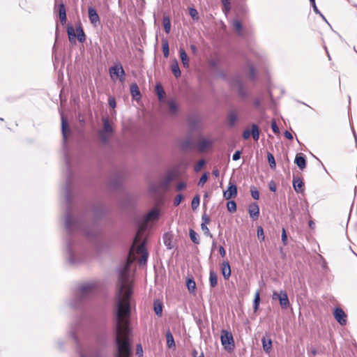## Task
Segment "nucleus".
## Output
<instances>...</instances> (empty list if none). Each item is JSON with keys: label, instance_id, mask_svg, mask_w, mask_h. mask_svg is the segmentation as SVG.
I'll return each instance as SVG.
<instances>
[{"label": "nucleus", "instance_id": "obj_1", "mask_svg": "<svg viewBox=\"0 0 357 357\" xmlns=\"http://www.w3.org/2000/svg\"><path fill=\"white\" fill-rule=\"evenodd\" d=\"M132 261H126L118 268L116 284V343L117 351L115 357H130L131 351L128 335L130 317V298L132 279L130 266Z\"/></svg>", "mask_w": 357, "mask_h": 357}, {"label": "nucleus", "instance_id": "obj_2", "mask_svg": "<svg viewBox=\"0 0 357 357\" xmlns=\"http://www.w3.org/2000/svg\"><path fill=\"white\" fill-rule=\"evenodd\" d=\"M144 234V229L140 227L135 237L132 246L130 249V253L136 250L137 255H140L139 262L141 265L145 264L148 259V252L145 248V241L142 240Z\"/></svg>", "mask_w": 357, "mask_h": 357}, {"label": "nucleus", "instance_id": "obj_3", "mask_svg": "<svg viewBox=\"0 0 357 357\" xmlns=\"http://www.w3.org/2000/svg\"><path fill=\"white\" fill-rule=\"evenodd\" d=\"M65 226L66 230L69 233L76 231H82L87 236H93L96 233V229L95 227H93L91 231H88L84 228V226L81 221L73 218L68 213L66 214L65 218Z\"/></svg>", "mask_w": 357, "mask_h": 357}, {"label": "nucleus", "instance_id": "obj_4", "mask_svg": "<svg viewBox=\"0 0 357 357\" xmlns=\"http://www.w3.org/2000/svg\"><path fill=\"white\" fill-rule=\"evenodd\" d=\"M67 33L69 41L71 43H75L76 38H77V40L80 43H84L86 40V36L80 23H79L78 25L76 26L77 35L75 33V30L74 27L70 24L67 26Z\"/></svg>", "mask_w": 357, "mask_h": 357}, {"label": "nucleus", "instance_id": "obj_5", "mask_svg": "<svg viewBox=\"0 0 357 357\" xmlns=\"http://www.w3.org/2000/svg\"><path fill=\"white\" fill-rule=\"evenodd\" d=\"M103 128L99 132L100 141L106 144L109 142L110 137L112 135L113 129L112 126L107 118L102 119Z\"/></svg>", "mask_w": 357, "mask_h": 357}, {"label": "nucleus", "instance_id": "obj_6", "mask_svg": "<svg viewBox=\"0 0 357 357\" xmlns=\"http://www.w3.org/2000/svg\"><path fill=\"white\" fill-rule=\"evenodd\" d=\"M96 286L94 283H86L82 284L78 289V296L85 298L91 295L96 290Z\"/></svg>", "mask_w": 357, "mask_h": 357}, {"label": "nucleus", "instance_id": "obj_7", "mask_svg": "<svg viewBox=\"0 0 357 357\" xmlns=\"http://www.w3.org/2000/svg\"><path fill=\"white\" fill-rule=\"evenodd\" d=\"M109 71L110 77L113 80L119 78L121 82L124 81L125 71L123 66L120 63L116 64L114 66L109 68Z\"/></svg>", "mask_w": 357, "mask_h": 357}, {"label": "nucleus", "instance_id": "obj_8", "mask_svg": "<svg viewBox=\"0 0 357 357\" xmlns=\"http://www.w3.org/2000/svg\"><path fill=\"white\" fill-rule=\"evenodd\" d=\"M221 342L225 348L227 350L233 349L234 347V339L231 333L222 331L221 333Z\"/></svg>", "mask_w": 357, "mask_h": 357}, {"label": "nucleus", "instance_id": "obj_9", "mask_svg": "<svg viewBox=\"0 0 357 357\" xmlns=\"http://www.w3.org/2000/svg\"><path fill=\"white\" fill-rule=\"evenodd\" d=\"M334 317L336 321L341 325L347 324V314L340 307H336L334 310Z\"/></svg>", "mask_w": 357, "mask_h": 357}, {"label": "nucleus", "instance_id": "obj_10", "mask_svg": "<svg viewBox=\"0 0 357 357\" xmlns=\"http://www.w3.org/2000/svg\"><path fill=\"white\" fill-rule=\"evenodd\" d=\"M88 15L89 21L93 26L96 27L98 24H100V17L96 10L94 8L89 7L88 8Z\"/></svg>", "mask_w": 357, "mask_h": 357}, {"label": "nucleus", "instance_id": "obj_11", "mask_svg": "<svg viewBox=\"0 0 357 357\" xmlns=\"http://www.w3.org/2000/svg\"><path fill=\"white\" fill-rule=\"evenodd\" d=\"M213 143L211 139L202 137L197 142V148L199 151L203 152L209 149Z\"/></svg>", "mask_w": 357, "mask_h": 357}, {"label": "nucleus", "instance_id": "obj_12", "mask_svg": "<svg viewBox=\"0 0 357 357\" xmlns=\"http://www.w3.org/2000/svg\"><path fill=\"white\" fill-rule=\"evenodd\" d=\"M236 195L237 187L235 184L230 182L229 183L227 190L224 192L223 196L226 199L229 200L231 198L236 197Z\"/></svg>", "mask_w": 357, "mask_h": 357}, {"label": "nucleus", "instance_id": "obj_13", "mask_svg": "<svg viewBox=\"0 0 357 357\" xmlns=\"http://www.w3.org/2000/svg\"><path fill=\"white\" fill-rule=\"evenodd\" d=\"M61 131H62L63 139L65 143L66 142L68 135L70 132V130L68 129V124L67 120L65 119L63 114H61Z\"/></svg>", "mask_w": 357, "mask_h": 357}, {"label": "nucleus", "instance_id": "obj_14", "mask_svg": "<svg viewBox=\"0 0 357 357\" xmlns=\"http://www.w3.org/2000/svg\"><path fill=\"white\" fill-rule=\"evenodd\" d=\"M249 214L252 219L257 220L259 215V207L257 203H252L249 206Z\"/></svg>", "mask_w": 357, "mask_h": 357}, {"label": "nucleus", "instance_id": "obj_15", "mask_svg": "<svg viewBox=\"0 0 357 357\" xmlns=\"http://www.w3.org/2000/svg\"><path fill=\"white\" fill-rule=\"evenodd\" d=\"M66 250L68 255V261L70 264L77 263V259L74 257V252L71 248V242L69 239L66 240Z\"/></svg>", "mask_w": 357, "mask_h": 357}, {"label": "nucleus", "instance_id": "obj_16", "mask_svg": "<svg viewBox=\"0 0 357 357\" xmlns=\"http://www.w3.org/2000/svg\"><path fill=\"white\" fill-rule=\"evenodd\" d=\"M279 301L282 307L286 308L289 305V301L287 294L284 291H280L279 293Z\"/></svg>", "mask_w": 357, "mask_h": 357}, {"label": "nucleus", "instance_id": "obj_17", "mask_svg": "<svg viewBox=\"0 0 357 357\" xmlns=\"http://www.w3.org/2000/svg\"><path fill=\"white\" fill-rule=\"evenodd\" d=\"M222 274L225 280L231 276V268L228 261H223L221 265Z\"/></svg>", "mask_w": 357, "mask_h": 357}, {"label": "nucleus", "instance_id": "obj_18", "mask_svg": "<svg viewBox=\"0 0 357 357\" xmlns=\"http://www.w3.org/2000/svg\"><path fill=\"white\" fill-rule=\"evenodd\" d=\"M294 162L299 167L300 169L303 170L306 167V160L304 156L301 155H296Z\"/></svg>", "mask_w": 357, "mask_h": 357}, {"label": "nucleus", "instance_id": "obj_19", "mask_svg": "<svg viewBox=\"0 0 357 357\" xmlns=\"http://www.w3.org/2000/svg\"><path fill=\"white\" fill-rule=\"evenodd\" d=\"M293 187L296 192H303V183L302 180L299 178H294Z\"/></svg>", "mask_w": 357, "mask_h": 357}, {"label": "nucleus", "instance_id": "obj_20", "mask_svg": "<svg viewBox=\"0 0 357 357\" xmlns=\"http://www.w3.org/2000/svg\"><path fill=\"white\" fill-rule=\"evenodd\" d=\"M238 120V114L236 112L231 111L228 114L227 121L229 126L233 127Z\"/></svg>", "mask_w": 357, "mask_h": 357}, {"label": "nucleus", "instance_id": "obj_21", "mask_svg": "<svg viewBox=\"0 0 357 357\" xmlns=\"http://www.w3.org/2000/svg\"><path fill=\"white\" fill-rule=\"evenodd\" d=\"M179 54L181 62L185 68L189 67V59L188 55L183 48L179 49Z\"/></svg>", "mask_w": 357, "mask_h": 357}, {"label": "nucleus", "instance_id": "obj_22", "mask_svg": "<svg viewBox=\"0 0 357 357\" xmlns=\"http://www.w3.org/2000/svg\"><path fill=\"white\" fill-rule=\"evenodd\" d=\"M209 283L211 288H214L218 284V276L213 270H211L209 272Z\"/></svg>", "mask_w": 357, "mask_h": 357}, {"label": "nucleus", "instance_id": "obj_23", "mask_svg": "<svg viewBox=\"0 0 357 357\" xmlns=\"http://www.w3.org/2000/svg\"><path fill=\"white\" fill-rule=\"evenodd\" d=\"M159 217V211L156 208L151 210L149 212L146 216V221H153L158 218Z\"/></svg>", "mask_w": 357, "mask_h": 357}, {"label": "nucleus", "instance_id": "obj_24", "mask_svg": "<svg viewBox=\"0 0 357 357\" xmlns=\"http://www.w3.org/2000/svg\"><path fill=\"white\" fill-rule=\"evenodd\" d=\"M59 19L61 20V22L62 24L66 23V8H65V6L63 3H61L59 5Z\"/></svg>", "mask_w": 357, "mask_h": 357}, {"label": "nucleus", "instance_id": "obj_25", "mask_svg": "<svg viewBox=\"0 0 357 357\" xmlns=\"http://www.w3.org/2000/svg\"><path fill=\"white\" fill-rule=\"evenodd\" d=\"M252 130H251V135L253 137V139L255 141H258L259 139V129L257 124L253 123L251 126Z\"/></svg>", "mask_w": 357, "mask_h": 357}, {"label": "nucleus", "instance_id": "obj_26", "mask_svg": "<svg viewBox=\"0 0 357 357\" xmlns=\"http://www.w3.org/2000/svg\"><path fill=\"white\" fill-rule=\"evenodd\" d=\"M171 69L176 78L181 76V70L178 66V61L176 60H174V61L172 63L171 66Z\"/></svg>", "mask_w": 357, "mask_h": 357}, {"label": "nucleus", "instance_id": "obj_27", "mask_svg": "<svg viewBox=\"0 0 357 357\" xmlns=\"http://www.w3.org/2000/svg\"><path fill=\"white\" fill-rule=\"evenodd\" d=\"M167 105L170 113L174 114L178 110V105L174 100H169L167 102Z\"/></svg>", "mask_w": 357, "mask_h": 357}, {"label": "nucleus", "instance_id": "obj_28", "mask_svg": "<svg viewBox=\"0 0 357 357\" xmlns=\"http://www.w3.org/2000/svg\"><path fill=\"white\" fill-rule=\"evenodd\" d=\"M186 286L188 288V290L190 293H195L196 289V283L193 278H188L186 282Z\"/></svg>", "mask_w": 357, "mask_h": 357}, {"label": "nucleus", "instance_id": "obj_29", "mask_svg": "<svg viewBox=\"0 0 357 357\" xmlns=\"http://www.w3.org/2000/svg\"><path fill=\"white\" fill-rule=\"evenodd\" d=\"M162 23L165 31L166 33H169L171 29V21L168 16H164L162 19Z\"/></svg>", "mask_w": 357, "mask_h": 357}, {"label": "nucleus", "instance_id": "obj_30", "mask_svg": "<svg viewBox=\"0 0 357 357\" xmlns=\"http://www.w3.org/2000/svg\"><path fill=\"white\" fill-rule=\"evenodd\" d=\"M154 311L157 316L160 317L162 313V304L159 301H154Z\"/></svg>", "mask_w": 357, "mask_h": 357}, {"label": "nucleus", "instance_id": "obj_31", "mask_svg": "<svg viewBox=\"0 0 357 357\" xmlns=\"http://www.w3.org/2000/svg\"><path fill=\"white\" fill-rule=\"evenodd\" d=\"M262 344H263V349L266 353H269L271 347H272V342L271 339L266 340V338L262 339Z\"/></svg>", "mask_w": 357, "mask_h": 357}, {"label": "nucleus", "instance_id": "obj_32", "mask_svg": "<svg viewBox=\"0 0 357 357\" xmlns=\"http://www.w3.org/2000/svg\"><path fill=\"white\" fill-rule=\"evenodd\" d=\"M232 25L238 34L242 35L243 26L241 22L238 20H233Z\"/></svg>", "mask_w": 357, "mask_h": 357}, {"label": "nucleus", "instance_id": "obj_33", "mask_svg": "<svg viewBox=\"0 0 357 357\" xmlns=\"http://www.w3.org/2000/svg\"><path fill=\"white\" fill-rule=\"evenodd\" d=\"M167 344L169 348L175 347V342L174 337L170 331H168L166 334Z\"/></svg>", "mask_w": 357, "mask_h": 357}, {"label": "nucleus", "instance_id": "obj_34", "mask_svg": "<svg viewBox=\"0 0 357 357\" xmlns=\"http://www.w3.org/2000/svg\"><path fill=\"white\" fill-rule=\"evenodd\" d=\"M162 52L164 54V56L165 58H167L169 54V43L167 39L162 40Z\"/></svg>", "mask_w": 357, "mask_h": 357}, {"label": "nucleus", "instance_id": "obj_35", "mask_svg": "<svg viewBox=\"0 0 357 357\" xmlns=\"http://www.w3.org/2000/svg\"><path fill=\"white\" fill-rule=\"evenodd\" d=\"M130 93L134 98H137L140 96V92L137 84H132L130 86Z\"/></svg>", "mask_w": 357, "mask_h": 357}, {"label": "nucleus", "instance_id": "obj_36", "mask_svg": "<svg viewBox=\"0 0 357 357\" xmlns=\"http://www.w3.org/2000/svg\"><path fill=\"white\" fill-rule=\"evenodd\" d=\"M155 91L158 95L159 100L162 101L164 99V96L165 94L162 86L160 84H157L155 86Z\"/></svg>", "mask_w": 357, "mask_h": 357}, {"label": "nucleus", "instance_id": "obj_37", "mask_svg": "<svg viewBox=\"0 0 357 357\" xmlns=\"http://www.w3.org/2000/svg\"><path fill=\"white\" fill-rule=\"evenodd\" d=\"M189 235H190L191 241L194 243H195V244L199 243V235L193 229H190Z\"/></svg>", "mask_w": 357, "mask_h": 357}, {"label": "nucleus", "instance_id": "obj_38", "mask_svg": "<svg viewBox=\"0 0 357 357\" xmlns=\"http://www.w3.org/2000/svg\"><path fill=\"white\" fill-rule=\"evenodd\" d=\"M260 303V297H259V292L257 291L255 296L254 301H253V308L255 311H256Z\"/></svg>", "mask_w": 357, "mask_h": 357}, {"label": "nucleus", "instance_id": "obj_39", "mask_svg": "<svg viewBox=\"0 0 357 357\" xmlns=\"http://www.w3.org/2000/svg\"><path fill=\"white\" fill-rule=\"evenodd\" d=\"M199 195H195L192 200V203H191V206H192V210H196L199 205Z\"/></svg>", "mask_w": 357, "mask_h": 357}, {"label": "nucleus", "instance_id": "obj_40", "mask_svg": "<svg viewBox=\"0 0 357 357\" xmlns=\"http://www.w3.org/2000/svg\"><path fill=\"white\" fill-rule=\"evenodd\" d=\"M267 158H268V163L270 165V167L272 169H275V167H276V164H275V158H274L273 155L272 153H268Z\"/></svg>", "mask_w": 357, "mask_h": 357}, {"label": "nucleus", "instance_id": "obj_41", "mask_svg": "<svg viewBox=\"0 0 357 357\" xmlns=\"http://www.w3.org/2000/svg\"><path fill=\"white\" fill-rule=\"evenodd\" d=\"M250 193L254 199L258 200L259 199V192L255 186H251Z\"/></svg>", "mask_w": 357, "mask_h": 357}, {"label": "nucleus", "instance_id": "obj_42", "mask_svg": "<svg viewBox=\"0 0 357 357\" xmlns=\"http://www.w3.org/2000/svg\"><path fill=\"white\" fill-rule=\"evenodd\" d=\"M227 210L234 213L236 211V204L234 201H229L227 204Z\"/></svg>", "mask_w": 357, "mask_h": 357}, {"label": "nucleus", "instance_id": "obj_43", "mask_svg": "<svg viewBox=\"0 0 357 357\" xmlns=\"http://www.w3.org/2000/svg\"><path fill=\"white\" fill-rule=\"evenodd\" d=\"M189 14L194 21L199 20L198 12L195 8H190L189 9Z\"/></svg>", "mask_w": 357, "mask_h": 357}, {"label": "nucleus", "instance_id": "obj_44", "mask_svg": "<svg viewBox=\"0 0 357 357\" xmlns=\"http://www.w3.org/2000/svg\"><path fill=\"white\" fill-rule=\"evenodd\" d=\"M235 84L236 85L238 91V93L241 96L244 97L246 96V93L243 88L242 84H241L239 80H236L235 82Z\"/></svg>", "mask_w": 357, "mask_h": 357}, {"label": "nucleus", "instance_id": "obj_45", "mask_svg": "<svg viewBox=\"0 0 357 357\" xmlns=\"http://www.w3.org/2000/svg\"><path fill=\"white\" fill-rule=\"evenodd\" d=\"M205 163H206V162L204 159L199 160L198 161V162L194 167L195 172H199L202 169V167H204Z\"/></svg>", "mask_w": 357, "mask_h": 357}, {"label": "nucleus", "instance_id": "obj_46", "mask_svg": "<svg viewBox=\"0 0 357 357\" xmlns=\"http://www.w3.org/2000/svg\"><path fill=\"white\" fill-rule=\"evenodd\" d=\"M201 228L202 229V231H204V234L206 235V236H208L211 238H213V235L211 234V233L209 231V229L208 228V227L206 226V225L205 224H202L201 225Z\"/></svg>", "mask_w": 357, "mask_h": 357}, {"label": "nucleus", "instance_id": "obj_47", "mask_svg": "<svg viewBox=\"0 0 357 357\" xmlns=\"http://www.w3.org/2000/svg\"><path fill=\"white\" fill-rule=\"evenodd\" d=\"M257 236L261 241H264L265 239L264 229L261 226L258 227L257 228Z\"/></svg>", "mask_w": 357, "mask_h": 357}, {"label": "nucleus", "instance_id": "obj_48", "mask_svg": "<svg viewBox=\"0 0 357 357\" xmlns=\"http://www.w3.org/2000/svg\"><path fill=\"white\" fill-rule=\"evenodd\" d=\"M208 179V175L207 173H204L201 178L199 180L198 185H204L205 183L207 181Z\"/></svg>", "mask_w": 357, "mask_h": 357}, {"label": "nucleus", "instance_id": "obj_49", "mask_svg": "<svg viewBox=\"0 0 357 357\" xmlns=\"http://www.w3.org/2000/svg\"><path fill=\"white\" fill-rule=\"evenodd\" d=\"M191 145V139H188L185 141H183L181 143V146L183 149H188Z\"/></svg>", "mask_w": 357, "mask_h": 357}, {"label": "nucleus", "instance_id": "obj_50", "mask_svg": "<svg viewBox=\"0 0 357 357\" xmlns=\"http://www.w3.org/2000/svg\"><path fill=\"white\" fill-rule=\"evenodd\" d=\"M271 128L274 133L278 134L280 132L279 128L278 127L276 122L275 121H273L271 123Z\"/></svg>", "mask_w": 357, "mask_h": 357}, {"label": "nucleus", "instance_id": "obj_51", "mask_svg": "<svg viewBox=\"0 0 357 357\" xmlns=\"http://www.w3.org/2000/svg\"><path fill=\"white\" fill-rule=\"evenodd\" d=\"M183 199V196L182 195L179 194L176 197H175V199H174V206H178L180 204V203L181 202Z\"/></svg>", "mask_w": 357, "mask_h": 357}, {"label": "nucleus", "instance_id": "obj_52", "mask_svg": "<svg viewBox=\"0 0 357 357\" xmlns=\"http://www.w3.org/2000/svg\"><path fill=\"white\" fill-rule=\"evenodd\" d=\"M251 136V131L249 129H245L243 132V138L244 139H248Z\"/></svg>", "mask_w": 357, "mask_h": 357}, {"label": "nucleus", "instance_id": "obj_53", "mask_svg": "<svg viewBox=\"0 0 357 357\" xmlns=\"http://www.w3.org/2000/svg\"><path fill=\"white\" fill-rule=\"evenodd\" d=\"M268 188H269L271 191L275 192L276 190H277L276 183L273 181H271L268 183Z\"/></svg>", "mask_w": 357, "mask_h": 357}, {"label": "nucleus", "instance_id": "obj_54", "mask_svg": "<svg viewBox=\"0 0 357 357\" xmlns=\"http://www.w3.org/2000/svg\"><path fill=\"white\" fill-rule=\"evenodd\" d=\"M249 70H250V77L251 79H254L255 78V68L250 65L249 66Z\"/></svg>", "mask_w": 357, "mask_h": 357}, {"label": "nucleus", "instance_id": "obj_55", "mask_svg": "<svg viewBox=\"0 0 357 357\" xmlns=\"http://www.w3.org/2000/svg\"><path fill=\"white\" fill-rule=\"evenodd\" d=\"M287 236L286 231L284 229H282V241L284 243V245L287 244Z\"/></svg>", "mask_w": 357, "mask_h": 357}, {"label": "nucleus", "instance_id": "obj_56", "mask_svg": "<svg viewBox=\"0 0 357 357\" xmlns=\"http://www.w3.org/2000/svg\"><path fill=\"white\" fill-rule=\"evenodd\" d=\"M241 152L240 151H236L234 154H233V156H232V159L233 160H238L240 159L241 158Z\"/></svg>", "mask_w": 357, "mask_h": 357}, {"label": "nucleus", "instance_id": "obj_57", "mask_svg": "<svg viewBox=\"0 0 357 357\" xmlns=\"http://www.w3.org/2000/svg\"><path fill=\"white\" fill-rule=\"evenodd\" d=\"M80 357H100V356L98 354H90L89 355L84 354L82 352L79 353Z\"/></svg>", "mask_w": 357, "mask_h": 357}, {"label": "nucleus", "instance_id": "obj_58", "mask_svg": "<svg viewBox=\"0 0 357 357\" xmlns=\"http://www.w3.org/2000/svg\"><path fill=\"white\" fill-rule=\"evenodd\" d=\"M202 221H203L202 224L207 225L209 222V221H210V219H209L208 216L206 215V214H204L202 215Z\"/></svg>", "mask_w": 357, "mask_h": 357}, {"label": "nucleus", "instance_id": "obj_59", "mask_svg": "<svg viewBox=\"0 0 357 357\" xmlns=\"http://www.w3.org/2000/svg\"><path fill=\"white\" fill-rule=\"evenodd\" d=\"M143 350L141 344L137 345V354L139 356H142Z\"/></svg>", "mask_w": 357, "mask_h": 357}, {"label": "nucleus", "instance_id": "obj_60", "mask_svg": "<svg viewBox=\"0 0 357 357\" xmlns=\"http://www.w3.org/2000/svg\"><path fill=\"white\" fill-rule=\"evenodd\" d=\"M284 136L288 139H293V135L292 134L289 132L288 130H286L284 132Z\"/></svg>", "mask_w": 357, "mask_h": 357}, {"label": "nucleus", "instance_id": "obj_61", "mask_svg": "<svg viewBox=\"0 0 357 357\" xmlns=\"http://www.w3.org/2000/svg\"><path fill=\"white\" fill-rule=\"evenodd\" d=\"M312 7H313V10L316 13H318L319 14L320 12L319 10V9L317 8V6H316V3H315V0H314V1H310Z\"/></svg>", "mask_w": 357, "mask_h": 357}, {"label": "nucleus", "instance_id": "obj_62", "mask_svg": "<svg viewBox=\"0 0 357 357\" xmlns=\"http://www.w3.org/2000/svg\"><path fill=\"white\" fill-rule=\"evenodd\" d=\"M109 105L111 107L114 108L116 107V102L114 98L109 99Z\"/></svg>", "mask_w": 357, "mask_h": 357}, {"label": "nucleus", "instance_id": "obj_63", "mask_svg": "<svg viewBox=\"0 0 357 357\" xmlns=\"http://www.w3.org/2000/svg\"><path fill=\"white\" fill-rule=\"evenodd\" d=\"M219 252H220V255H221L222 257H225V255H226L225 250V248H224L222 246H220V247L219 248Z\"/></svg>", "mask_w": 357, "mask_h": 357}, {"label": "nucleus", "instance_id": "obj_64", "mask_svg": "<svg viewBox=\"0 0 357 357\" xmlns=\"http://www.w3.org/2000/svg\"><path fill=\"white\" fill-rule=\"evenodd\" d=\"M272 298L273 300L279 299V293H278L277 291H274L273 293Z\"/></svg>", "mask_w": 357, "mask_h": 357}]
</instances>
